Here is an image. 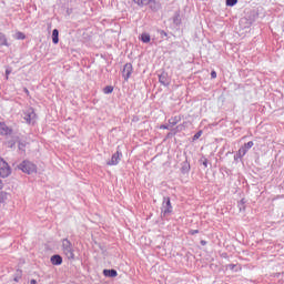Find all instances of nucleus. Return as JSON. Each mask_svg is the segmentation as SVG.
Returning <instances> with one entry per match:
<instances>
[{
	"instance_id": "1",
	"label": "nucleus",
	"mask_w": 284,
	"mask_h": 284,
	"mask_svg": "<svg viewBox=\"0 0 284 284\" xmlns=\"http://www.w3.org/2000/svg\"><path fill=\"white\" fill-rule=\"evenodd\" d=\"M172 212H174V207L172 206V201L170 200V197L164 196L162 206H161V215H160L162 221H165V219H168V216H170Z\"/></svg>"
},
{
	"instance_id": "2",
	"label": "nucleus",
	"mask_w": 284,
	"mask_h": 284,
	"mask_svg": "<svg viewBox=\"0 0 284 284\" xmlns=\"http://www.w3.org/2000/svg\"><path fill=\"white\" fill-rule=\"evenodd\" d=\"M62 251L69 261H74L75 258L74 245H72V242H70V240L68 239L62 240Z\"/></svg>"
},
{
	"instance_id": "3",
	"label": "nucleus",
	"mask_w": 284,
	"mask_h": 284,
	"mask_svg": "<svg viewBox=\"0 0 284 284\" xmlns=\"http://www.w3.org/2000/svg\"><path fill=\"white\" fill-rule=\"evenodd\" d=\"M18 170H21V172H23L24 174H36L37 164L32 163L29 160H24L18 165Z\"/></svg>"
},
{
	"instance_id": "4",
	"label": "nucleus",
	"mask_w": 284,
	"mask_h": 284,
	"mask_svg": "<svg viewBox=\"0 0 284 284\" xmlns=\"http://www.w3.org/2000/svg\"><path fill=\"white\" fill-rule=\"evenodd\" d=\"M12 174V169L10 168V164L3 160V158H0V176L1 179H8Z\"/></svg>"
},
{
	"instance_id": "5",
	"label": "nucleus",
	"mask_w": 284,
	"mask_h": 284,
	"mask_svg": "<svg viewBox=\"0 0 284 284\" xmlns=\"http://www.w3.org/2000/svg\"><path fill=\"white\" fill-rule=\"evenodd\" d=\"M23 119L28 125L34 124V121L37 119V113L34 112V108H28L23 111Z\"/></svg>"
},
{
	"instance_id": "6",
	"label": "nucleus",
	"mask_w": 284,
	"mask_h": 284,
	"mask_svg": "<svg viewBox=\"0 0 284 284\" xmlns=\"http://www.w3.org/2000/svg\"><path fill=\"white\" fill-rule=\"evenodd\" d=\"M121 159H123V153L118 150L112 156L109 162H106V165H119L121 162Z\"/></svg>"
},
{
	"instance_id": "7",
	"label": "nucleus",
	"mask_w": 284,
	"mask_h": 284,
	"mask_svg": "<svg viewBox=\"0 0 284 284\" xmlns=\"http://www.w3.org/2000/svg\"><path fill=\"white\" fill-rule=\"evenodd\" d=\"M171 81L172 80L170 79V75L168 74V72L163 71L161 74H159V82L161 83V85H164V88H168Z\"/></svg>"
},
{
	"instance_id": "8",
	"label": "nucleus",
	"mask_w": 284,
	"mask_h": 284,
	"mask_svg": "<svg viewBox=\"0 0 284 284\" xmlns=\"http://www.w3.org/2000/svg\"><path fill=\"white\" fill-rule=\"evenodd\" d=\"M132 63H126L124 64L123 71H122V77L124 78V81H128L130 77H132L133 72Z\"/></svg>"
},
{
	"instance_id": "9",
	"label": "nucleus",
	"mask_w": 284,
	"mask_h": 284,
	"mask_svg": "<svg viewBox=\"0 0 284 284\" xmlns=\"http://www.w3.org/2000/svg\"><path fill=\"white\" fill-rule=\"evenodd\" d=\"M251 148H254V142L250 141L247 143H245L243 146L240 148L239 150V155L240 156H245V154H247V150H251Z\"/></svg>"
},
{
	"instance_id": "10",
	"label": "nucleus",
	"mask_w": 284,
	"mask_h": 284,
	"mask_svg": "<svg viewBox=\"0 0 284 284\" xmlns=\"http://www.w3.org/2000/svg\"><path fill=\"white\" fill-rule=\"evenodd\" d=\"M12 134V130L6 123L0 122V135L1 136H10Z\"/></svg>"
},
{
	"instance_id": "11",
	"label": "nucleus",
	"mask_w": 284,
	"mask_h": 284,
	"mask_svg": "<svg viewBox=\"0 0 284 284\" xmlns=\"http://www.w3.org/2000/svg\"><path fill=\"white\" fill-rule=\"evenodd\" d=\"M10 48V43L8 42V36L0 31V48Z\"/></svg>"
},
{
	"instance_id": "12",
	"label": "nucleus",
	"mask_w": 284,
	"mask_h": 284,
	"mask_svg": "<svg viewBox=\"0 0 284 284\" xmlns=\"http://www.w3.org/2000/svg\"><path fill=\"white\" fill-rule=\"evenodd\" d=\"M50 261L53 265H62L63 257L59 254H54V255L51 256Z\"/></svg>"
},
{
	"instance_id": "13",
	"label": "nucleus",
	"mask_w": 284,
	"mask_h": 284,
	"mask_svg": "<svg viewBox=\"0 0 284 284\" xmlns=\"http://www.w3.org/2000/svg\"><path fill=\"white\" fill-rule=\"evenodd\" d=\"M149 8L150 10H152V12H159V10H161V3L155 0H151V2L149 3Z\"/></svg>"
},
{
	"instance_id": "14",
	"label": "nucleus",
	"mask_w": 284,
	"mask_h": 284,
	"mask_svg": "<svg viewBox=\"0 0 284 284\" xmlns=\"http://www.w3.org/2000/svg\"><path fill=\"white\" fill-rule=\"evenodd\" d=\"M103 274L105 276H108L109 278H114V277L119 276V273L114 268H111V270L105 268V270H103Z\"/></svg>"
},
{
	"instance_id": "15",
	"label": "nucleus",
	"mask_w": 284,
	"mask_h": 284,
	"mask_svg": "<svg viewBox=\"0 0 284 284\" xmlns=\"http://www.w3.org/2000/svg\"><path fill=\"white\" fill-rule=\"evenodd\" d=\"M152 0H133V3L139 6V8H145V6H150Z\"/></svg>"
},
{
	"instance_id": "16",
	"label": "nucleus",
	"mask_w": 284,
	"mask_h": 284,
	"mask_svg": "<svg viewBox=\"0 0 284 284\" xmlns=\"http://www.w3.org/2000/svg\"><path fill=\"white\" fill-rule=\"evenodd\" d=\"M140 40L142 41V43H150L152 38L150 37V33L144 32L140 36Z\"/></svg>"
},
{
	"instance_id": "17",
	"label": "nucleus",
	"mask_w": 284,
	"mask_h": 284,
	"mask_svg": "<svg viewBox=\"0 0 284 284\" xmlns=\"http://www.w3.org/2000/svg\"><path fill=\"white\" fill-rule=\"evenodd\" d=\"M180 121H181V116L175 115L169 119V125H171V128H174V125H176Z\"/></svg>"
},
{
	"instance_id": "18",
	"label": "nucleus",
	"mask_w": 284,
	"mask_h": 284,
	"mask_svg": "<svg viewBox=\"0 0 284 284\" xmlns=\"http://www.w3.org/2000/svg\"><path fill=\"white\" fill-rule=\"evenodd\" d=\"M52 43H54V45L59 43V29H53L52 31Z\"/></svg>"
},
{
	"instance_id": "19",
	"label": "nucleus",
	"mask_w": 284,
	"mask_h": 284,
	"mask_svg": "<svg viewBox=\"0 0 284 284\" xmlns=\"http://www.w3.org/2000/svg\"><path fill=\"white\" fill-rule=\"evenodd\" d=\"M173 23H174V26H181V13H179V12L174 13Z\"/></svg>"
},
{
	"instance_id": "20",
	"label": "nucleus",
	"mask_w": 284,
	"mask_h": 284,
	"mask_svg": "<svg viewBox=\"0 0 284 284\" xmlns=\"http://www.w3.org/2000/svg\"><path fill=\"white\" fill-rule=\"evenodd\" d=\"M14 39H17L18 41H23L26 39V33L18 31L14 34Z\"/></svg>"
},
{
	"instance_id": "21",
	"label": "nucleus",
	"mask_w": 284,
	"mask_h": 284,
	"mask_svg": "<svg viewBox=\"0 0 284 284\" xmlns=\"http://www.w3.org/2000/svg\"><path fill=\"white\" fill-rule=\"evenodd\" d=\"M181 170H182V174H187V172H190V163L184 162V163L182 164Z\"/></svg>"
},
{
	"instance_id": "22",
	"label": "nucleus",
	"mask_w": 284,
	"mask_h": 284,
	"mask_svg": "<svg viewBox=\"0 0 284 284\" xmlns=\"http://www.w3.org/2000/svg\"><path fill=\"white\" fill-rule=\"evenodd\" d=\"M103 92H104V94H112V92H114V87L106 85V87H104Z\"/></svg>"
},
{
	"instance_id": "23",
	"label": "nucleus",
	"mask_w": 284,
	"mask_h": 284,
	"mask_svg": "<svg viewBox=\"0 0 284 284\" xmlns=\"http://www.w3.org/2000/svg\"><path fill=\"white\" fill-rule=\"evenodd\" d=\"M7 200H8V193L1 191L0 192V205H1V203H6Z\"/></svg>"
},
{
	"instance_id": "24",
	"label": "nucleus",
	"mask_w": 284,
	"mask_h": 284,
	"mask_svg": "<svg viewBox=\"0 0 284 284\" xmlns=\"http://www.w3.org/2000/svg\"><path fill=\"white\" fill-rule=\"evenodd\" d=\"M203 134V131H197L194 135H193V141H199V139H201Z\"/></svg>"
},
{
	"instance_id": "25",
	"label": "nucleus",
	"mask_w": 284,
	"mask_h": 284,
	"mask_svg": "<svg viewBox=\"0 0 284 284\" xmlns=\"http://www.w3.org/2000/svg\"><path fill=\"white\" fill-rule=\"evenodd\" d=\"M239 3V0H226V6H236Z\"/></svg>"
},
{
	"instance_id": "26",
	"label": "nucleus",
	"mask_w": 284,
	"mask_h": 284,
	"mask_svg": "<svg viewBox=\"0 0 284 284\" xmlns=\"http://www.w3.org/2000/svg\"><path fill=\"white\" fill-rule=\"evenodd\" d=\"M18 148H19V150H21L22 152H26V143L19 142Z\"/></svg>"
},
{
	"instance_id": "27",
	"label": "nucleus",
	"mask_w": 284,
	"mask_h": 284,
	"mask_svg": "<svg viewBox=\"0 0 284 284\" xmlns=\"http://www.w3.org/2000/svg\"><path fill=\"white\" fill-rule=\"evenodd\" d=\"M17 145V142L14 140L8 141V148H14Z\"/></svg>"
},
{
	"instance_id": "28",
	"label": "nucleus",
	"mask_w": 284,
	"mask_h": 284,
	"mask_svg": "<svg viewBox=\"0 0 284 284\" xmlns=\"http://www.w3.org/2000/svg\"><path fill=\"white\" fill-rule=\"evenodd\" d=\"M160 130H170V125L161 124Z\"/></svg>"
},
{
	"instance_id": "29",
	"label": "nucleus",
	"mask_w": 284,
	"mask_h": 284,
	"mask_svg": "<svg viewBox=\"0 0 284 284\" xmlns=\"http://www.w3.org/2000/svg\"><path fill=\"white\" fill-rule=\"evenodd\" d=\"M189 234H191V236H194V234H199V230H190Z\"/></svg>"
},
{
	"instance_id": "30",
	"label": "nucleus",
	"mask_w": 284,
	"mask_h": 284,
	"mask_svg": "<svg viewBox=\"0 0 284 284\" xmlns=\"http://www.w3.org/2000/svg\"><path fill=\"white\" fill-rule=\"evenodd\" d=\"M207 159H204L203 161H202V164L204 165V168H207Z\"/></svg>"
},
{
	"instance_id": "31",
	"label": "nucleus",
	"mask_w": 284,
	"mask_h": 284,
	"mask_svg": "<svg viewBox=\"0 0 284 284\" xmlns=\"http://www.w3.org/2000/svg\"><path fill=\"white\" fill-rule=\"evenodd\" d=\"M227 267L229 270H234V267H236V264H229Z\"/></svg>"
},
{
	"instance_id": "32",
	"label": "nucleus",
	"mask_w": 284,
	"mask_h": 284,
	"mask_svg": "<svg viewBox=\"0 0 284 284\" xmlns=\"http://www.w3.org/2000/svg\"><path fill=\"white\" fill-rule=\"evenodd\" d=\"M160 34H161V37H168V32H165V31H160Z\"/></svg>"
},
{
	"instance_id": "33",
	"label": "nucleus",
	"mask_w": 284,
	"mask_h": 284,
	"mask_svg": "<svg viewBox=\"0 0 284 284\" xmlns=\"http://www.w3.org/2000/svg\"><path fill=\"white\" fill-rule=\"evenodd\" d=\"M11 72H12V70H10V69H7V70H6L7 79H8V75H9Z\"/></svg>"
},
{
	"instance_id": "34",
	"label": "nucleus",
	"mask_w": 284,
	"mask_h": 284,
	"mask_svg": "<svg viewBox=\"0 0 284 284\" xmlns=\"http://www.w3.org/2000/svg\"><path fill=\"white\" fill-rule=\"evenodd\" d=\"M0 190H3V181L0 180Z\"/></svg>"
},
{
	"instance_id": "35",
	"label": "nucleus",
	"mask_w": 284,
	"mask_h": 284,
	"mask_svg": "<svg viewBox=\"0 0 284 284\" xmlns=\"http://www.w3.org/2000/svg\"><path fill=\"white\" fill-rule=\"evenodd\" d=\"M211 79H214V70L211 71Z\"/></svg>"
},
{
	"instance_id": "36",
	"label": "nucleus",
	"mask_w": 284,
	"mask_h": 284,
	"mask_svg": "<svg viewBox=\"0 0 284 284\" xmlns=\"http://www.w3.org/2000/svg\"><path fill=\"white\" fill-rule=\"evenodd\" d=\"M30 284H37V280H31Z\"/></svg>"
},
{
	"instance_id": "37",
	"label": "nucleus",
	"mask_w": 284,
	"mask_h": 284,
	"mask_svg": "<svg viewBox=\"0 0 284 284\" xmlns=\"http://www.w3.org/2000/svg\"><path fill=\"white\" fill-rule=\"evenodd\" d=\"M16 283H19V277H14Z\"/></svg>"
},
{
	"instance_id": "38",
	"label": "nucleus",
	"mask_w": 284,
	"mask_h": 284,
	"mask_svg": "<svg viewBox=\"0 0 284 284\" xmlns=\"http://www.w3.org/2000/svg\"><path fill=\"white\" fill-rule=\"evenodd\" d=\"M205 243H206L205 241H201V244H202V245H205Z\"/></svg>"
},
{
	"instance_id": "39",
	"label": "nucleus",
	"mask_w": 284,
	"mask_h": 284,
	"mask_svg": "<svg viewBox=\"0 0 284 284\" xmlns=\"http://www.w3.org/2000/svg\"><path fill=\"white\" fill-rule=\"evenodd\" d=\"M24 92L28 94L30 91H28V89H24Z\"/></svg>"
}]
</instances>
